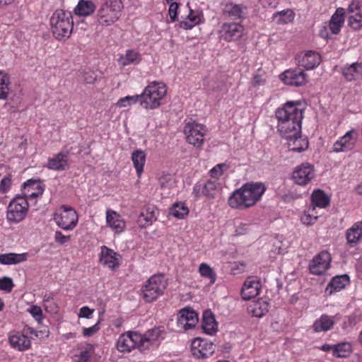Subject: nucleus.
Listing matches in <instances>:
<instances>
[{
	"label": "nucleus",
	"instance_id": "30",
	"mask_svg": "<svg viewBox=\"0 0 362 362\" xmlns=\"http://www.w3.org/2000/svg\"><path fill=\"white\" fill-rule=\"evenodd\" d=\"M347 244L351 247H356L362 240V221L354 223L346 231Z\"/></svg>",
	"mask_w": 362,
	"mask_h": 362
},
{
	"label": "nucleus",
	"instance_id": "48",
	"mask_svg": "<svg viewBox=\"0 0 362 362\" xmlns=\"http://www.w3.org/2000/svg\"><path fill=\"white\" fill-rule=\"evenodd\" d=\"M94 352V346L90 344H86L81 349L79 354L74 355V362H89Z\"/></svg>",
	"mask_w": 362,
	"mask_h": 362
},
{
	"label": "nucleus",
	"instance_id": "28",
	"mask_svg": "<svg viewBox=\"0 0 362 362\" xmlns=\"http://www.w3.org/2000/svg\"><path fill=\"white\" fill-rule=\"evenodd\" d=\"M69 151H61L52 158H49L46 167L52 170H64L69 165Z\"/></svg>",
	"mask_w": 362,
	"mask_h": 362
},
{
	"label": "nucleus",
	"instance_id": "60",
	"mask_svg": "<svg viewBox=\"0 0 362 362\" xmlns=\"http://www.w3.org/2000/svg\"><path fill=\"white\" fill-rule=\"evenodd\" d=\"M11 179L8 177H4L0 182V193L7 192L11 187Z\"/></svg>",
	"mask_w": 362,
	"mask_h": 362
},
{
	"label": "nucleus",
	"instance_id": "34",
	"mask_svg": "<svg viewBox=\"0 0 362 362\" xmlns=\"http://www.w3.org/2000/svg\"><path fill=\"white\" fill-rule=\"evenodd\" d=\"M345 10L343 8H338L332 16L329 22V28L332 34H338L344 23Z\"/></svg>",
	"mask_w": 362,
	"mask_h": 362
},
{
	"label": "nucleus",
	"instance_id": "36",
	"mask_svg": "<svg viewBox=\"0 0 362 362\" xmlns=\"http://www.w3.org/2000/svg\"><path fill=\"white\" fill-rule=\"evenodd\" d=\"M334 325V320L333 316L322 315L314 322L313 325V329L315 332H325L330 330L333 327Z\"/></svg>",
	"mask_w": 362,
	"mask_h": 362
},
{
	"label": "nucleus",
	"instance_id": "46",
	"mask_svg": "<svg viewBox=\"0 0 362 362\" xmlns=\"http://www.w3.org/2000/svg\"><path fill=\"white\" fill-rule=\"evenodd\" d=\"M294 16L295 14L292 10L286 9L274 13L272 18L278 24H286L292 22Z\"/></svg>",
	"mask_w": 362,
	"mask_h": 362
},
{
	"label": "nucleus",
	"instance_id": "57",
	"mask_svg": "<svg viewBox=\"0 0 362 362\" xmlns=\"http://www.w3.org/2000/svg\"><path fill=\"white\" fill-rule=\"evenodd\" d=\"M178 8L179 4L177 3L172 2L170 4L168 14L172 22H175L177 19Z\"/></svg>",
	"mask_w": 362,
	"mask_h": 362
},
{
	"label": "nucleus",
	"instance_id": "14",
	"mask_svg": "<svg viewBox=\"0 0 362 362\" xmlns=\"http://www.w3.org/2000/svg\"><path fill=\"white\" fill-rule=\"evenodd\" d=\"M205 133V127L195 122H189L184 127L187 141L194 146H200L203 144Z\"/></svg>",
	"mask_w": 362,
	"mask_h": 362
},
{
	"label": "nucleus",
	"instance_id": "55",
	"mask_svg": "<svg viewBox=\"0 0 362 362\" xmlns=\"http://www.w3.org/2000/svg\"><path fill=\"white\" fill-rule=\"evenodd\" d=\"M13 287V283L11 278L4 276L0 278V290L10 292Z\"/></svg>",
	"mask_w": 362,
	"mask_h": 362
},
{
	"label": "nucleus",
	"instance_id": "47",
	"mask_svg": "<svg viewBox=\"0 0 362 362\" xmlns=\"http://www.w3.org/2000/svg\"><path fill=\"white\" fill-rule=\"evenodd\" d=\"M10 86L9 76L4 71H0V100H5L8 98Z\"/></svg>",
	"mask_w": 362,
	"mask_h": 362
},
{
	"label": "nucleus",
	"instance_id": "44",
	"mask_svg": "<svg viewBox=\"0 0 362 362\" xmlns=\"http://www.w3.org/2000/svg\"><path fill=\"white\" fill-rule=\"evenodd\" d=\"M313 206L325 208L329 204V197L320 189L315 190L311 196Z\"/></svg>",
	"mask_w": 362,
	"mask_h": 362
},
{
	"label": "nucleus",
	"instance_id": "23",
	"mask_svg": "<svg viewBox=\"0 0 362 362\" xmlns=\"http://www.w3.org/2000/svg\"><path fill=\"white\" fill-rule=\"evenodd\" d=\"M199 321L197 313L190 308H185L180 311L177 318L178 326L185 330L194 327Z\"/></svg>",
	"mask_w": 362,
	"mask_h": 362
},
{
	"label": "nucleus",
	"instance_id": "16",
	"mask_svg": "<svg viewBox=\"0 0 362 362\" xmlns=\"http://www.w3.org/2000/svg\"><path fill=\"white\" fill-rule=\"evenodd\" d=\"M139 332L127 331L120 334L116 342L117 350L122 354L130 353L135 349L139 350Z\"/></svg>",
	"mask_w": 362,
	"mask_h": 362
},
{
	"label": "nucleus",
	"instance_id": "40",
	"mask_svg": "<svg viewBox=\"0 0 362 362\" xmlns=\"http://www.w3.org/2000/svg\"><path fill=\"white\" fill-rule=\"evenodd\" d=\"M146 158V153L141 149L134 151L132 153L131 159L139 177H141L144 172Z\"/></svg>",
	"mask_w": 362,
	"mask_h": 362
},
{
	"label": "nucleus",
	"instance_id": "62",
	"mask_svg": "<svg viewBox=\"0 0 362 362\" xmlns=\"http://www.w3.org/2000/svg\"><path fill=\"white\" fill-rule=\"evenodd\" d=\"M54 239L57 243L63 245L69 240L70 236H66L61 231L57 230L55 232Z\"/></svg>",
	"mask_w": 362,
	"mask_h": 362
},
{
	"label": "nucleus",
	"instance_id": "42",
	"mask_svg": "<svg viewBox=\"0 0 362 362\" xmlns=\"http://www.w3.org/2000/svg\"><path fill=\"white\" fill-rule=\"evenodd\" d=\"M246 8L247 7L242 4L228 3L225 6L224 12L230 17L243 18L245 16Z\"/></svg>",
	"mask_w": 362,
	"mask_h": 362
},
{
	"label": "nucleus",
	"instance_id": "33",
	"mask_svg": "<svg viewBox=\"0 0 362 362\" xmlns=\"http://www.w3.org/2000/svg\"><path fill=\"white\" fill-rule=\"evenodd\" d=\"M202 327L205 334L214 335L218 330V324L214 315L211 310H206L203 313Z\"/></svg>",
	"mask_w": 362,
	"mask_h": 362
},
{
	"label": "nucleus",
	"instance_id": "8",
	"mask_svg": "<svg viewBox=\"0 0 362 362\" xmlns=\"http://www.w3.org/2000/svg\"><path fill=\"white\" fill-rule=\"evenodd\" d=\"M139 351H145L157 348L164 339V329L155 327L146 331L144 334L139 332Z\"/></svg>",
	"mask_w": 362,
	"mask_h": 362
},
{
	"label": "nucleus",
	"instance_id": "11",
	"mask_svg": "<svg viewBox=\"0 0 362 362\" xmlns=\"http://www.w3.org/2000/svg\"><path fill=\"white\" fill-rule=\"evenodd\" d=\"M221 190V185L218 180H209L206 182H197L192 189V194L196 199L202 197L214 199Z\"/></svg>",
	"mask_w": 362,
	"mask_h": 362
},
{
	"label": "nucleus",
	"instance_id": "50",
	"mask_svg": "<svg viewBox=\"0 0 362 362\" xmlns=\"http://www.w3.org/2000/svg\"><path fill=\"white\" fill-rule=\"evenodd\" d=\"M141 94L127 95L119 99L116 103V105L119 107H127L136 103H139L141 105Z\"/></svg>",
	"mask_w": 362,
	"mask_h": 362
},
{
	"label": "nucleus",
	"instance_id": "64",
	"mask_svg": "<svg viewBox=\"0 0 362 362\" xmlns=\"http://www.w3.org/2000/svg\"><path fill=\"white\" fill-rule=\"evenodd\" d=\"M279 0H259L261 5L264 8H275Z\"/></svg>",
	"mask_w": 362,
	"mask_h": 362
},
{
	"label": "nucleus",
	"instance_id": "20",
	"mask_svg": "<svg viewBox=\"0 0 362 362\" xmlns=\"http://www.w3.org/2000/svg\"><path fill=\"white\" fill-rule=\"evenodd\" d=\"M331 262L330 254L327 251H322L315 255L309 265L311 274L321 276L329 268Z\"/></svg>",
	"mask_w": 362,
	"mask_h": 362
},
{
	"label": "nucleus",
	"instance_id": "59",
	"mask_svg": "<svg viewBox=\"0 0 362 362\" xmlns=\"http://www.w3.org/2000/svg\"><path fill=\"white\" fill-rule=\"evenodd\" d=\"M94 309H91L88 306H83L80 308L78 316L80 318L90 319L92 317Z\"/></svg>",
	"mask_w": 362,
	"mask_h": 362
},
{
	"label": "nucleus",
	"instance_id": "25",
	"mask_svg": "<svg viewBox=\"0 0 362 362\" xmlns=\"http://www.w3.org/2000/svg\"><path fill=\"white\" fill-rule=\"evenodd\" d=\"M8 341L12 348L19 351H26L31 346L30 338L24 332L17 331L9 333Z\"/></svg>",
	"mask_w": 362,
	"mask_h": 362
},
{
	"label": "nucleus",
	"instance_id": "22",
	"mask_svg": "<svg viewBox=\"0 0 362 362\" xmlns=\"http://www.w3.org/2000/svg\"><path fill=\"white\" fill-rule=\"evenodd\" d=\"M261 290L259 279L255 276L248 277L244 282L242 289V298L245 300H250L259 295Z\"/></svg>",
	"mask_w": 362,
	"mask_h": 362
},
{
	"label": "nucleus",
	"instance_id": "41",
	"mask_svg": "<svg viewBox=\"0 0 362 362\" xmlns=\"http://www.w3.org/2000/svg\"><path fill=\"white\" fill-rule=\"evenodd\" d=\"M95 10V4L90 0H80L74 9L75 13L80 16L91 15Z\"/></svg>",
	"mask_w": 362,
	"mask_h": 362
},
{
	"label": "nucleus",
	"instance_id": "18",
	"mask_svg": "<svg viewBox=\"0 0 362 362\" xmlns=\"http://www.w3.org/2000/svg\"><path fill=\"white\" fill-rule=\"evenodd\" d=\"M121 261V255L107 246L101 247L99 262L103 267L108 268L111 271H115L119 267Z\"/></svg>",
	"mask_w": 362,
	"mask_h": 362
},
{
	"label": "nucleus",
	"instance_id": "61",
	"mask_svg": "<svg viewBox=\"0 0 362 362\" xmlns=\"http://www.w3.org/2000/svg\"><path fill=\"white\" fill-rule=\"evenodd\" d=\"M249 231V225L244 223H240L235 228V235H243L246 234Z\"/></svg>",
	"mask_w": 362,
	"mask_h": 362
},
{
	"label": "nucleus",
	"instance_id": "51",
	"mask_svg": "<svg viewBox=\"0 0 362 362\" xmlns=\"http://www.w3.org/2000/svg\"><path fill=\"white\" fill-rule=\"evenodd\" d=\"M314 210L315 206H312V208H310L308 211L304 212L301 216V221L303 223L306 225H311L316 221L317 216L313 214V212Z\"/></svg>",
	"mask_w": 362,
	"mask_h": 362
},
{
	"label": "nucleus",
	"instance_id": "10",
	"mask_svg": "<svg viewBox=\"0 0 362 362\" xmlns=\"http://www.w3.org/2000/svg\"><path fill=\"white\" fill-rule=\"evenodd\" d=\"M78 214L71 206L62 205L54 215L56 224L64 230H73L78 223Z\"/></svg>",
	"mask_w": 362,
	"mask_h": 362
},
{
	"label": "nucleus",
	"instance_id": "17",
	"mask_svg": "<svg viewBox=\"0 0 362 362\" xmlns=\"http://www.w3.org/2000/svg\"><path fill=\"white\" fill-rule=\"evenodd\" d=\"M279 79L286 85L299 87L306 84L308 75L301 69H290L281 73Z\"/></svg>",
	"mask_w": 362,
	"mask_h": 362
},
{
	"label": "nucleus",
	"instance_id": "21",
	"mask_svg": "<svg viewBox=\"0 0 362 362\" xmlns=\"http://www.w3.org/2000/svg\"><path fill=\"white\" fill-rule=\"evenodd\" d=\"M243 26L237 23H224L218 31L219 37L227 42L240 39L243 33Z\"/></svg>",
	"mask_w": 362,
	"mask_h": 362
},
{
	"label": "nucleus",
	"instance_id": "3",
	"mask_svg": "<svg viewBox=\"0 0 362 362\" xmlns=\"http://www.w3.org/2000/svg\"><path fill=\"white\" fill-rule=\"evenodd\" d=\"M167 95V86L159 81L149 82L141 93V107L147 110L158 108Z\"/></svg>",
	"mask_w": 362,
	"mask_h": 362
},
{
	"label": "nucleus",
	"instance_id": "26",
	"mask_svg": "<svg viewBox=\"0 0 362 362\" xmlns=\"http://www.w3.org/2000/svg\"><path fill=\"white\" fill-rule=\"evenodd\" d=\"M341 73L346 81H356L362 78V62L346 64L341 67Z\"/></svg>",
	"mask_w": 362,
	"mask_h": 362
},
{
	"label": "nucleus",
	"instance_id": "12",
	"mask_svg": "<svg viewBox=\"0 0 362 362\" xmlns=\"http://www.w3.org/2000/svg\"><path fill=\"white\" fill-rule=\"evenodd\" d=\"M45 186L40 180L30 179L23 183L21 197L28 200V204L35 205L45 191Z\"/></svg>",
	"mask_w": 362,
	"mask_h": 362
},
{
	"label": "nucleus",
	"instance_id": "29",
	"mask_svg": "<svg viewBox=\"0 0 362 362\" xmlns=\"http://www.w3.org/2000/svg\"><path fill=\"white\" fill-rule=\"evenodd\" d=\"M350 283V278L347 274L335 276L329 282L326 288L325 293L331 296L334 293L339 292L344 289Z\"/></svg>",
	"mask_w": 362,
	"mask_h": 362
},
{
	"label": "nucleus",
	"instance_id": "43",
	"mask_svg": "<svg viewBox=\"0 0 362 362\" xmlns=\"http://www.w3.org/2000/svg\"><path fill=\"white\" fill-rule=\"evenodd\" d=\"M188 214L189 209L184 202H175L169 209V214L177 219L185 218Z\"/></svg>",
	"mask_w": 362,
	"mask_h": 362
},
{
	"label": "nucleus",
	"instance_id": "1",
	"mask_svg": "<svg viewBox=\"0 0 362 362\" xmlns=\"http://www.w3.org/2000/svg\"><path fill=\"white\" fill-rule=\"evenodd\" d=\"M277 129L284 137H291L301 133L303 109L298 101H288L276 109Z\"/></svg>",
	"mask_w": 362,
	"mask_h": 362
},
{
	"label": "nucleus",
	"instance_id": "49",
	"mask_svg": "<svg viewBox=\"0 0 362 362\" xmlns=\"http://www.w3.org/2000/svg\"><path fill=\"white\" fill-rule=\"evenodd\" d=\"M198 271L201 276L209 280L211 284H214L216 282V274L208 264H200Z\"/></svg>",
	"mask_w": 362,
	"mask_h": 362
},
{
	"label": "nucleus",
	"instance_id": "56",
	"mask_svg": "<svg viewBox=\"0 0 362 362\" xmlns=\"http://www.w3.org/2000/svg\"><path fill=\"white\" fill-rule=\"evenodd\" d=\"M226 165L224 163H220L215 165L211 169L209 173L211 177L218 178L222 175L224 170L226 168Z\"/></svg>",
	"mask_w": 362,
	"mask_h": 362
},
{
	"label": "nucleus",
	"instance_id": "31",
	"mask_svg": "<svg viewBox=\"0 0 362 362\" xmlns=\"http://www.w3.org/2000/svg\"><path fill=\"white\" fill-rule=\"evenodd\" d=\"M269 302L262 298L252 301L247 307L248 313L253 317L259 318L264 316L269 312Z\"/></svg>",
	"mask_w": 362,
	"mask_h": 362
},
{
	"label": "nucleus",
	"instance_id": "19",
	"mask_svg": "<svg viewBox=\"0 0 362 362\" xmlns=\"http://www.w3.org/2000/svg\"><path fill=\"white\" fill-rule=\"evenodd\" d=\"M191 351L197 358H206L215 351V346L206 339L196 338L191 343Z\"/></svg>",
	"mask_w": 362,
	"mask_h": 362
},
{
	"label": "nucleus",
	"instance_id": "9",
	"mask_svg": "<svg viewBox=\"0 0 362 362\" xmlns=\"http://www.w3.org/2000/svg\"><path fill=\"white\" fill-rule=\"evenodd\" d=\"M139 351H145L157 348L164 339V329L155 327L146 331L144 334L139 332Z\"/></svg>",
	"mask_w": 362,
	"mask_h": 362
},
{
	"label": "nucleus",
	"instance_id": "37",
	"mask_svg": "<svg viewBox=\"0 0 362 362\" xmlns=\"http://www.w3.org/2000/svg\"><path fill=\"white\" fill-rule=\"evenodd\" d=\"M286 138L288 140L289 150L291 151L300 153L308 148V141L301 136V133Z\"/></svg>",
	"mask_w": 362,
	"mask_h": 362
},
{
	"label": "nucleus",
	"instance_id": "6",
	"mask_svg": "<svg viewBox=\"0 0 362 362\" xmlns=\"http://www.w3.org/2000/svg\"><path fill=\"white\" fill-rule=\"evenodd\" d=\"M167 286V280L163 275H153L142 286L141 295L143 299L146 303L156 300L163 294Z\"/></svg>",
	"mask_w": 362,
	"mask_h": 362
},
{
	"label": "nucleus",
	"instance_id": "52",
	"mask_svg": "<svg viewBox=\"0 0 362 362\" xmlns=\"http://www.w3.org/2000/svg\"><path fill=\"white\" fill-rule=\"evenodd\" d=\"M349 25L354 30H360L362 28V14L357 13L351 16L348 21Z\"/></svg>",
	"mask_w": 362,
	"mask_h": 362
},
{
	"label": "nucleus",
	"instance_id": "39",
	"mask_svg": "<svg viewBox=\"0 0 362 362\" xmlns=\"http://www.w3.org/2000/svg\"><path fill=\"white\" fill-rule=\"evenodd\" d=\"M141 60V54L135 49H128L125 54H121L118 59V63L122 66L130 64H138Z\"/></svg>",
	"mask_w": 362,
	"mask_h": 362
},
{
	"label": "nucleus",
	"instance_id": "13",
	"mask_svg": "<svg viewBox=\"0 0 362 362\" xmlns=\"http://www.w3.org/2000/svg\"><path fill=\"white\" fill-rule=\"evenodd\" d=\"M315 177L314 166L309 163L297 165L292 173V180L298 186L309 185Z\"/></svg>",
	"mask_w": 362,
	"mask_h": 362
},
{
	"label": "nucleus",
	"instance_id": "2",
	"mask_svg": "<svg viewBox=\"0 0 362 362\" xmlns=\"http://www.w3.org/2000/svg\"><path fill=\"white\" fill-rule=\"evenodd\" d=\"M266 191L262 182H247L235 189L228 197V205L233 209H246L256 204Z\"/></svg>",
	"mask_w": 362,
	"mask_h": 362
},
{
	"label": "nucleus",
	"instance_id": "58",
	"mask_svg": "<svg viewBox=\"0 0 362 362\" xmlns=\"http://www.w3.org/2000/svg\"><path fill=\"white\" fill-rule=\"evenodd\" d=\"M100 322L98 321L94 325L90 327H85L83 329V335L86 337H91L96 334L100 329Z\"/></svg>",
	"mask_w": 362,
	"mask_h": 362
},
{
	"label": "nucleus",
	"instance_id": "4",
	"mask_svg": "<svg viewBox=\"0 0 362 362\" xmlns=\"http://www.w3.org/2000/svg\"><path fill=\"white\" fill-rule=\"evenodd\" d=\"M51 31L59 40L69 38L71 35L74 21L70 11L62 9L56 10L50 17Z\"/></svg>",
	"mask_w": 362,
	"mask_h": 362
},
{
	"label": "nucleus",
	"instance_id": "32",
	"mask_svg": "<svg viewBox=\"0 0 362 362\" xmlns=\"http://www.w3.org/2000/svg\"><path fill=\"white\" fill-rule=\"evenodd\" d=\"M157 209L154 206H147L144 208L138 217L140 227L146 228L151 225L157 218Z\"/></svg>",
	"mask_w": 362,
	"mask_h": 362
},
{
	"label": "nucleus",
	"instance_id": "7",
	"mask_svg": "<svg viewBox=\"0 0 362 362\" xmlns=\"http://www.w3.org/2000/svg\"><path fill=\"white\" fill-rule=\"evenodd\" d=\"M29 204L25 197L18 195L9 203L6 209V219L9 223H18L27 216Z\"/></svg>",
	"mask_w": 362,
	"mask_h": 362
},
{
	"label": "nucleus",
	"instance_id": "5",
	"mask_svg": "<svg viewBox=\"0 0 362 362\" xmlns=\"http://www.w3.org/2000/svg\"><path fill=\"white\" fill-rule=\"evenodd\" d=\"M123 8L122 0H103L96 12V22L102 27L110 26L119 19Z\"/></svg>",
	"mask_w": 362,
	"mask_h": 362
},
{
	"label": "nucleus",
	"instance_id": "63",
	"mask_svg": "<svg viewBox=\"0 0 362 362\" xmlns=\"http://www.w3.org/2000/svg\"><path fill=\"white\" fill-rule=\"evenodd\" d=\"M97 78V75L94 71H88L84 73L83 80L86 83H93Z\"/></svg>",
	"mask_w": 362,
	"mask_h": 362
},
{
	"label": "nucleus",
	"instance_id": "35",
	"mask_svg": "<svg viewBox=\"0 0 362 362\" xmlns=\"http://www.w3.org/2000/svg\"><path fill=\"white\" fill-rule=\"evenodd\" d=\"M203 22L204 16L202 12L189 8V14L185 21L180 22V26L185 30H190Z\"/></svg>",
	"mask_w": 362,
	"mask_h": 362
},
{
	"label": "nucleus",
	"instance_id": "53",
	"mask_svg": "<svg viewBox=\"0 0 362 362\" xmlns=\"http://www.w3.org/2000/svg\"><path fill=\"white\" fill-rule=\"evenodd\" d=\"M266 83L267 81L264 74L257 73L253 76L250 81V86L252 88H257L264 86Z\"/></svg>",
	"mask_w": 362,
	"mask_h": 362
},
{
	"label": "nucleus",
	"instance_id": "38",
	"mask_svg": "<svg viewBox=\"0 0 362 362\" xmlns=\"http://www.w3.org/2000/svg\"><path fill=\"white\" fill-rule=\"evenodd\" d=\"M28 253H4L0 255V264L3 265L17 264L28 259Z\"/></svg>",
	"mask_w": 362,
	"mask_h": 362
},
{
	"label": "nucleus",
	"instance_id": "54",
	"mask_svg": "<svg viewBox=\"0 0 362 362\" xmlns=\"http://www.w3.org/2000/svg\"><path fill=\"white\" fill-rule=\"evenodd\" d=\"M28 311L37 322H42L43 319V315L42 310L40 306L33 305L28 310Z\"/></svg>",
	"mask_w": 362,
	"mask_h": 362
},
{
	"label": "nucleus",
	"instance_id": "27",
	"mask_svg": "<svg viewBox=\"0 0 362 362\" xmlns=\"http://www.w3.org/2000/svg\"><path fill=\"white\" fill-rule=\"evenodd\" d=\"M106 223L115 233H120L126 228V223L120 214L112 209L106 211Z\"/></svg>",
	"mask_w": 362,
	"mask_h": 362
},
{
	"label": "nucleus",
	"instance_id": "24",
	"mask_svg": "<svg viewBox=\"0 0 362 362\" xmlns=\"http://www.w3.org/2000/svg\"><path fill=\"white\" fill-rule=\"evenodd\" d=\"M297 59L300 66L313 70L320 64L321 56L315 51L309 50L300 54Z\"/></svg>",
	"mask_w": 362,
	"mask_h": 362
},
{
	"label": "nucleus",
	"instance_id": "15",
	"mask_svg": "<svg viewBox=\"0 0 362 362\" xmlns=\"http://www.w3.org/2000/svg\"><path fill=\"white\" fill-rule=\"evenodd\" d=\"M358 132L351 129L340 136L334 144L332 151L335 153L349 152L352 151L358 141Z\"/></svg>",
	"mask_w": 362,
	"mask_h": 362
},
{
	"label": "nucleus",
	"instance_id": "45",
	"mask_svg": "<svg viewBox=\"0 0 362 362\" xmlns=\"http://www.w3.org/2000/svg\"><path fill=\"white\" fill-rule=\"evenodd\" d=\"M351 352L352 344L345 341L334 344L333 356L337 358H346Z\"/></svg>",
	"mask_w": 362,
	"mask_h": 362
}]
</instances>
